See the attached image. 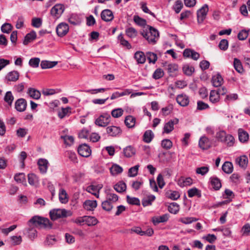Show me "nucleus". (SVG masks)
Returning a JSON list of instances; mask_svg holds the SVG:
<instances>
[{"mask_svg": "<svg viewBox=\"0 0 250 250\" xmlns=\"http://www.w3.org/2000/svg\"><path fill=\"white\" fill-rule=\"evenodd\" d=\"M146 57L149 63H155L157 60L156 54L150 52L146 53Z\"/></svg>", "mask_w": 250, "mask_h": 250, "instance_id": "61", "label": "nucleus"}, {"mask_svg": "<svg viewBox=\"0 0 250 250\" xmlns=\"http://www.w3.org/2000/svg\"><path fill=\"white\" fill-rule=\"evenodd\" d=\"M208 11V6L207 4H205L200 9L197 11V21L199 23L203 22L206 18V16Z\"/></svg>", "mask_w": 250, "mask_h": 250, "instance_id": "6", "label": "nucleus"}, {"mask_svg": "<svg viewBox=\"0 0 250 250\" xmlns=\"http://www.w3.org/2000/svg\"><path fill=\"white\" fill-rule=\"evenodd\" d=\"M124 153L125 157H131L135 154V149L131 146H129L124 149Z\"/></svg>", "mask_w": 250, "mask_h": 250, "instance_id": "44", "label": "nucleus"}, {"mask_svg": "<svg viewBox=\"0 0 250 250\" xmlns=\"http://www.w3.org/2000/svg\"><path fill=\"white\" fill-rule=\"evenodd\" d=\"M138 63L143 64L146 61V57L142 51H137L134 56Z\"/></svg>", "mask_w": 250, "mask_h": 250, "instance_id": "25", "label": "nucleus"}, {"mask_svg": "<svg viewBox=\"0 0 250 250\" xmlns=\"http://www.w3.org/2000/svg\"><path fill=\"white\" fill-rule=\"evenodd\" d=\"M139 165H136L131 167L128 170V175L129 177H135L138 174Z\"/></svg>", "mask_w": 250, "mask_h": 250, "instance_id": "62", "label": "nucleus"}, {"mask_svg": "<svg viewBox=\"0 0 250 250\" xmlns=\"http://www.w3.org/2000/svg\"><path fill=\"white\" fill-rule=\"evenodd\" d=\"M106 200L113 203H115L118 200V196L117 194L111 192L110 189H107L105 191Z\"/></svg>", "mask_w": 250, "mask_h": 250, "instance_id": "27", "label": "nucleus"}, {"mask_svg": "<svg viewBox=\"0 0 250 250\" xmlns=\"http://www.w3.org/2000/svg\"><path fill=\"white\" fill-rule=\"evenodd\" d=\"M14 96L11 91H7L4 97V101L7 103L9 106H11L14 100Z\"/></svg>", "mask_w": 250, "mask_h": 250, "instance_id": "49", "label": "nucleus"}, {"mask_svg": "<svg viewBox=\"0 0 250 250\" xmlns=\"http://www.w3.org/2000/svg\"><path fill=\"white\" fill-rule=\"evenodd\" d=\"M102 207L104 210L106 211H110L113 208L112 203L106 200L102 202Z\"/></svg>", "mask_w": 250, "mask_h": 250, "instance_id": "55", "label": "nucleus"}, {"mask_svg": "<svg viewBox=\"0 0 250 250\" xmlns=\"http://www.w3.org/2000/svg\"><path fill=\"white\" fill-rule=\"evenodd\" d=\"M16 109L19 112H23L25 110L27 106V102L23 98L18 99L15 104Z\"/></svg>", "mask_w": 250, "mask_h": 250, "instance_id": "12", "label": "nucleus"}, {"mask_svg": "<svg viewBox=\"0 0 250 250\" xmlns=\"http://www.w3.org/2000/svg\"><path fill=\"white\" fill-rule=\"evenodd\" d=\"M154 138V134L152 130H147L143 135V141L146 143H150Z\"/></svg>", "mask_w": 250, "mask_h": 250, "instance_id": "34", "label": "nucleus"}, {"mask_svg": "<svg viewBox=\"0 0 250 250\" xmlns=\"http://www.w3.org/2000/svg\"><path fill=\"white\" fill-rule=\"evenodd\" d=\"M225 141L223 142L226 143L228 146H232L235 143V139L234 137L230 134H227L226 138L225 139Z\"/></svg>", "mask_w": 250, "mask_h": 250, "instance_id": "50", "label": "nucleus"}, {"mask_svg": "<svg viewBox=\"0 0 250 250\" xmlns=\"http://www.w3.org/2000/svg\"><path fill=\"white\" fill-rule=\"evenodd\" d=\"M211 82L214 86L219 87L223 83V79L220 74H217L212 76Z\"/></svg>", "mask_w": 250, "mask_h": 250, "instance_id": "23", "label": "nucleus"}, {"mask_svg": "<svg viewBox=\"0 0 250 250\" xmlns=\"http://www.w3.org/2000/svg\"><path fill=\"white\" fill-rule=\"evenodd\" d=\"M64 10V5L62 4L55 5L50 10V14L55 18H59Z\"/></svg>", "mask_w": 250, "mask_h": 250, "instance_id": "7", "label": "nucleus"}, {"mask_svg": "<svg viewBox=\"0 0 250 250\" xmlns=\"http://www.w3.org/2000/svg\"><path fill=\"white\" fill-rule=\"evenodd\" d=\"M188 196L189 197H193L195 196H197L198 197H200L201 196V193L200 190L197 189L196 188H193L191 189H189L188 191Z\"/></svg>", "mask_w": 250, "mask_h": 250, "instance_id": "48", "label": "nucleus"}, {"mask_svg": "<svg viewBox=\"0 0 250 250\" xmlns=\"http://www.w3.org/2000/svg\"><path fill=\"white\" fill-rule=\"evenodd\" d=\"M68 21L74 25H79L81 22V19L76 14H72L68 18Z\"/></svg>", "mask_w": 250, "mask_h": 250, "instance_id": "37", "label": "nucleus"}, {"mask_svg": "<svg viewBox=\"0 0 250 250\" xmlns=\"http://www.w3.org/2000/svg\"><path fill=\"white\" fill-rule=\"evenodd\" d=\"M168 219V216L167 214H163L160 216H155L152 218V221L154 225H157L160 223L167 222Z\"/></svg>", "mask_w": 250, "mask_h": 250, "instance_id": "22", "label": "nucleus"}, {"mask_svg": "<svg viewBox=\"0 0 250 250\" xmlns=\"http://www.w3.org/2000/svg\"><path fill=\"white\" fill-rule=\"evenodd\" d=\"M148 31L143 30L141 34L149 43L155 44L159 37L158 31L150 25H147Z\"/></svg>", "mask_w": 250, "mask_h": 250, "instance_id": "2", "label": "nucleus"}, {"mask_svg": "<svg viewBox=\"0 0 250 250\" xmlns=\"http://www.w3.org/2000/svg\"><path fill=\"white\" fill-rule=\"evenodd\" d=\"M28 181L30 185H35L38 182V178L35 174L29 173L28 174Z\"/></svg>", "mask_w": 250, "mask_h": 250, "instance_id": "51", "label": "nucleus"}, {"mask_svg": "<svg viewBox=\"0 0 250 250\" xmlns=\"http://www.w3.org/2000/svg\"><path fill=\"white\" fill-rule=\"evenodd\" d=\"M27 93L32 98L36 100L39 99L41 95V92L39 90L33 88H29Z\"/></svg>", "mask_w": 250, "mask_h": 250, "instance_id": "31", "label": "nucleus"}, {"mask_svg": "<svg viewBox=\"0 0 250 250\" xmlns=\"http://www.w3.org/2000/svg\"><path fill=\"white\" fill-rule=\"evenodd\" d=\"M101 17L102 20L108 22L112 21L113 20L114 15L111 10L105 9L102 11Z\"/></svg>", "mask_w": 250, "mask_h": 250, "instance_id": "13", "label": "nucleus"}, {"mask_svg": "<svg viewBox=\"0 0 250 250\" xmlns=\"http://www.w3.org/2000/svg\"><path fill=\"white\" fill-rule=\"evenodd\" d=\"M118 40L120 41L121 45L125 47L128 49L131 48V45L127 40L124 39V35L122 33H121L118 35Z\"/></svg>", "mask_w": 250, "mask_h": 250, "instance_id": "39", "label": "nucleus"}, {"mask_svg": "<svg viewBox=\"0 0 250 250\" xmlns=\"http://www.w3.org/2000/svg\"><path fill=\"white\" fill-rule=\"evenodd\" d=\"M19 73L17 71L10 72L6 76V79L10 82H15L19 79Z\"/></svg>", "mask_w": 250, "mask_h": 250, "instance_id": "28", "label": "nucleus"}, {"mask_svg": "<svg viewBox=\"0 0 250 250\" xmlns=\"http://www.w3.org/2000/svg\"><path fill=\"white\" fill-rule=\"evenodd\" d=\"M28 225L30 227H36L41 228L51 229L52 226V223L47 218L39 216L32 217L28 221Z\"/></svg>", "mask_w": 250, "mask_h": 250, "instance_id": "1", "label": "nucleus"}, {"mask_svg": "<svg viewBox=\"0 0 250 250\" xmlns=\"http://www.w3.org/2000/svg\"><path fill=\"white\" fill-rule=\"evenodd\" d=\"M131 93V91L129 89H125L123 92H120L118 91H116L112 94L111 96L110 97L111 100H114L119 97H122L125 95H128Z\"/></svg>", "mask_w": 250, "mask_h": 250, "instance_id": "26", "label": "nucleus"}, {"mask_svg": "<svg viewBox=\"0 0 250 250\" xmlns=\"http://www.w3.org/2000/svg\"><path fill=\"white\" fill-rule=\"evenodd\" d=\"M125 35L130 38H134L137 37L138 32L132 27H126L125 30Z\"/></svg>", "mask_w": 250, "mask_h": 250, "instance_id": "33", "label": "nucleus"}, {"mask_svg": "<svg viewBox=\"0 0 250 250\" xmlns=\"http://www.w3.org/2000/svg\"><path fill=\"white\" fill-rule=\"evenodd\" d=\"M238 139L240 142L245 143L248 141L249 135L248 133L242 128L238 130Z\"/></svg>", "mask_w": 250, "mask_h": 250, "instance_id": "17", "label": "nucleus"}, {"mask_svg": "<svg viewBox=\"0 0 250 250\" xmlns=\"http://www.w3.org/2000/svg\"><path fill=\"white\" fill-rule=\"evenodd\" d=\"M71 107H67L66 108H62L61 110L58 112V116L60 118L62 119L67 115L68 113L71 112Z\"/></svg>", "mask_w": 250, "mask_h": 250, "instance_id": "60", "label": "nucleus"}, {"mask_svg": "<svg viewBox=\"0 0 250 250\" xmlns=\"http://www.w3.org/2000/svg\"><path fill=\"white\" fill-rule=\"evenodd\" d=\"M123 168L117 164H114L110 168V171L112 175H116L123 172Z\"/></svg>", "mask_w": 250, "mask_h": 250, "instance_id": "43", "label": "nucleus"}, {"mask_svg": "<svg viewBox=\"0 0 250 250\" xmlns=\"http://www.w3.org/2000/svg\"><path fill=\"white\" fill-rule=\"evenodd\" d=\"M85 223L88 226H95L98 222V220L93 216H85Z\"/></svg>", "mask_w": 250, "mask_h": 250, "instance_id": "42", "label": "nucleus"}, {"mask_svg": "<svg viewBox=\"0 0 250 250\" xmlns=\"http://www.w3.org/2000/svg\"><path fill=\"white\" fill-rule=\"evenodd\" d=\"M39 168L42 173H45L48 169V162L45 159L40 158L38 162Z\"/></svg>", "mask_w": 250, "mask_h": 250, "instance_id": "16", "label": "nucleus"}, {"mask_svg": "<svg viewBox=\"0 0 250 250\" xmlns=\"http://www.w3.org/2000/svg\"><path fill=\"white\" fill-rule=\"evenodd\" d=\"M134 22L138 25L141 27H145L146 25V21L141 18L138 15H134L133 17Z\"/></svg>", "mask_w": 250, "mask_h": 250, "instance_id": "41", "label": "nucleus"}, {"mask_svg": "<svg viewBox=\"0 0 250 250\" xmlns=\"http://www.w3.org/2000/svg\"><path fill=\"white\" fill-rule=\"evenodd\" d=\"M179 119L175 118L166 123L163 128V133L169 134L174 129V125L178 124Z\"/></svg>", "mask_w": 250, "mask_h": 250, "instance_id": "8", "label": "nucleus"}, {"mask_svg": "<svg viewBox=\"0 0 250 250\" xmlns=\"http://www.w3.org/2000/svg\"><path fill=\"white\" fill-rule=\"evenodd\" d=\"M210 182L212 188L215 190H218L222 187L221 180L216 176H212L210 178Z\"/></svg>", "mask_w": 250, "mask_h": 250, "instance_id": "20", "label": "nucleus"}, {"mask_svg": "<svg viewBox=\"0 0 250 250\" xmlns=\"http://www.w3.org/2000/svg\"><path fill=\"white\" fill-rule=\"evenodd\" d=\"M220 100V95L217 91L211 90L209 95V101L213 104L218 102Z\"/></svg>", "mask_w": 250, "mask_h": 250, "instance_id": "35", "label": "nucleus"}, {"mask_svg": "<svg viewBox=\"0 0 250 250\" xmlns=\"http://www.w3.org/2000/svg\"><path fill=\"white\" fill-rule=\"evenodd\" d=\"M66 155L74 163H78L76 154L72 151H67Z\"/></svg>", "mask_w": 250, "mask_h": 250, "instance_id": "63", "label": "nucleus"}, {"mask_svg": "<svg viewBox=\"0 0 250 250\" xmlns=\"http://www.w3.org/2000/svg\"><path fill=\"white\" fill-rule=\"evenodd\" d=\"M136 122V119L131 115L126 116L125 120V124L128 128H132L134 126Z\"/></svg>", "mask_w": 250, "mask_h": 250, "instance_id": "30", "label": "nucleus"}, {"mask_svg": "<svg viewBox=\"0 0 250 250\" xmlns=\"http://www.w3.org/2000/svg\"><path fill=\"white\" fill-rule=\"evenodd\" d=\"M67 211L65 209H53L50 211L49 215L52 220H56L59 218L66 217Z\"/></svg>", "mask_w": 250, "mask_h": 250, "instance_id": "3", "label": "nucleus"}, {"mask_svg": "<svg viewBox=\"0 0 250 250\" xmlns=\"http://www.w3.org/2000/svg\"><path fill=\"white\" fill-rule=\"evenodd\" d=\"M167 72L170 74V76H171V74L174 73L178 70V66L177 64L175 63H169L167 66Z\"/></svg>", "mask_w": 250, "mask_h": 250, "instance_id": "56", "label": "nucleus"}, {"mask_svg": "<svg viewBox=\"0 0 250 250\" xmlns=\"http://www.w3.org/2000/svg\"><path fill=\"white\" fill-rule=\"evenodd\" d=\"M58 63V62H50L42 61L41 63V67L42 69L51 68L55 66Z\"/></svg>", "mask_w": 250, "mask_h": 250, "instance_id": "36", "label": "nucleus"}, {"mask_svg": "<svg viewBox=\"0 0 250 250\" xmlns=\"http://www.w3.org/2000/svg\"><path fill=\"white\" fill-rule=\"evenodd\" d=\"M155 199L154 195H150L146 199H143L142 201V205L144 207L151 205L152 202Z\"/></svg>", "mask_w": 250, "mask_h": 250, "instance_id": "52", "label": "nucleus"}, {"mask_svg": "<svg viewBox=\"0 0 250 250\" xmlns=\"http://www.w3.org/2000/svg\"><path fill=\"white\" fill-rule=\"evenodd\" d=\"M178 184L181 187L190 186L192 184V179L190 177L186 178H181L179 180Z\"/></svg>", "mask_w": 250, "mask_h": 250, "instance_id": "38", "label": "nucleus"}, {"mask_svg": "<svg viewBox=\"0 0 250 250\" xmlns=\"http://www.w3.org/2000/svg\"><path fill=\"white\" fill-rule=\"evenodd\" d=\"M184 73L187 76H191L194 71V68L193 66H190L188 64H186L183 67Z\"/></svg>", "mask_w": 250, "mask_h": 250, "instance_id": "57", "label": "nucleus"}, {"mask_svg": "<svg viewBox=\"0 0 250 250\" xmlns=\"http://www.w3.org/2000/svg\"><path fill=\"white\" fill-rule=\"evenodd\" d=\"M183 55L185 58H190L196 61L199 58L200 56L199 53L190 48L185 49Z\"/></svg>", "mask_w": 250, "mask_h": 250, "instance_id": "10", "label": "nucleus"}, {"mask_svg": "<svg viewBox=\"0 0 250 250\" xmlns=\"http://www.w3.org/2000/svg\"><path fill=\"white\" fill-rule=\"evenodd\" d=\"M161 146L166 150L170 149L172 146V142L168 139H165L162 141Z\"/></svg>", "mask_w": 250, "mask_h": 250, "instance_id": "54", "label": "nucleus"}, {"mask_svg": "<svg viewBox=\"0 0 250 250\" xmlns=\"http://www.w3.org/2000/svg\"><path fill=\"white\" fill-rule=\"evenodd\" d=\"M209 106L202 101H198L197 102V110L201 111L208 109Z\"/></svg>", "mask_w": 250, "mask_h": 250, "instance_id": "59", "label": "nucleus"}, {"mask_svg": "<svg viewBox=\"0 0 250 250\" xmlns=\"http://www.w3.org/2000/svg\"><path fill=\"white\" fill-rule=\"evenodd\" d=\"M227 135V133L225 131L222 130L216 133V137L218 141L223 143L225 140V139L226 138Z\"/></svg>", "mask_w": 250, "mask_h": 250, "instance_id": "64", "label": "nucleus"}, {"mask_svg": "<svg viewBox=\"0 0 250 250\" xmlns=\"http://www.w3.org/2000/svg\"><path fill=\"white\" fill-rule=\"evenodd\" d=\"M37 34L36 32L32 30L30 33L26 35L23 41V44L25 45H27L29 42L35 40Z\"/></svg>", "mask_w": 250, "mask_h": 250, "instance_id": "19", "label": "nucleus"}, {"mask_svg": "<svg viewBox=\"0 0 250 250\" xmlns=\"http://www.w3.org/2000/svg\"><path fill=\"white\" fill-rule=\"evenodd\" d=\"M69 30L68 24L65 22L59 23L56 27V33L59 37L65 36Z\"/></svg>", "mask_w": 250, "mask_h": 250, "instance_id": "5", "label": "nucleus"}, {"mask_svg": "<svg viewBox=\"0 0 250 250\" xmlns=\"http://www.w3.org/2000/svg\"><path fill=\"white\" fill-rule=\"evenodd\" d=\"M176 101L182 106H187L189 102L188 97L184 94H179L176 97Z\"/></svg>", "mask_w": 250, "mask_h": 250, "instance_id": "15", "label": "nucleus"}, {"mask_svg": "<svg viewBox=\"0 0 250 250\" xmlns=\"http://www.w3.org/2000/svg\"><path fill=\"white\" fill-rule=\"evenodd\" d=\"M173 106L172 104H169L167 106L161 109V112L165 116L169 115L173 110Z\"/></svg>", "mask_w": 250, "mask_h": 250, "instance_id": "58", "label": "nucleus"}, {"mask_svg": "<svg viewBox=\"0 0 250 250\" xmlns=\"http://www.w3.org/2000/svg\"><path fill=\"white\" fill-rule=\"evenodd\" d=\"M106 130L108 135L111 137H117L122 133V130L120 127L114 125L108 126Z\"/></svg>", "mask_w": 250, "mask_h": 250, "instance_id": "11", "label": "nucleus"}, {"mask_svg": "<svg viewBox=\"0 0 250 250\" xmlns=\"http://www.w3.org/2000/svg\"><path fill=\"white\" fill-rule=\"evenodd\" d=\"M199 146L203 150H207L211 147V142L208 138L202 136L199 141Z\"/></svg>", "mask_w": 250, "mask_h": 250, "instance_id": "14", "label": "nucleus"}, {"mask_svg": "<svg viewBox=\"0 0 250 250\" xmlns=\"http://www.w3.org/2000/svg\"><path fill=\"white\" fill-rule=\"evenodd\" d=\"M222 169L225 173L227 174H230L233 171V165L232 163L230 162H225L222 165Z\"/></svg>", "mask_w": 250, "mask_h": 250, "instance_id": "29", "label": "nucleus"}, {"mask_svg": "<svg viewBox=\"0 0 250 250\" xmlns=\"http://www.w3.org/2000/svg\"><path fill=\"white\" fill-rule=\"evenodd\" d=\"M236 162L240 167L246 169L248 166V158L246 155L241 156L236 159Z\"/></svg>", "mask_w": 250, "mask_h": 250, "instance_id": "21", "label": "nucleus"}, {"mask_svg": "<svg viewBox=\"0 0 250 250\" xmlns=\"http://www.w3.org/2000/svg\"><path fill=\"white\" fill-rule=\"evenodd\" d=\"M57 240L55 235H50L47 236L46 240L44 241V245L45 246H51L55 244Z\"/></svg>", "mask_w": 250, "mask_h": 250, "instance_id": "47", "label": "nucleus"}, {"mask_svg": "<svg viewBox=\"0 0 250 250\" xmlns=\"http://www.w3.org/2000/svg\"><path fill=\"white\" fill-rule=\"evenodd\" d=\"M110 115L108 113H103L95 120V123L99 126H106L110 123Z\"/></svg>", "mask_w": 250, "mask_h": 250, "instance_id": "4", "label": "nucleus"}, {"mask_svg": "<svg viewBox=\"0 0 250 250\" xmlns=\"http://www.w3.org/2000/svg\"><path fill=\"white\" fill-rule=\"evenodd\" d=\"M179 205L176 203H171L168 206V210L173 214H176L179 211Z\"/></svg>", "mask_w": 250, "mask_h": 250, "instance_id": "45", "label": "nucleus"}, {"mask_svg": "<svg viewBox=\"0 0 250 250\" xmlns=\"http://www.w3.org/2000/svg\"><path fill=\"white\" fill-rule=\"evenodd\" d=\"M78 152L83 157H88L91 155V150L89 146L84 144L79 146L78 148Z\"/></svg>", "mask_w": 250, "mask_h": 250, "instance_id": "9", "label": "nucleus"}, {"mask_svg": "<svg viewBox=\"0 0 250 250\" xmlns=\"http://www.w3.org/2000/svg\"><path fill=\"white\" fill-rule=\"evenodd\" d=\"M83 208L87 210H93L97 206V203L96 200H87L83 205Z\"/></svg>", "mask_w": 250, "mask_h": 250, "instance_id": "18", "label": "nucleus"}, {"mask_svg": "<svg viewBox=\"0 0 250 250\" xmlns=\"http://www.w3.org/2000/svg\"><path fill=\"white\" fill-rule=\"evenodd\" d=\"M126 186L123 181H120L114 186V189L118 192L122 193L126 190Z\"/></svg>", "mask_w": 250, "mask_h": 250, "instance_id": "32", "label": "nucleus"}, {"mask_svg": "<svg viewBox=\"0 0 250 250\" xmlns=\"http://www.w3.org/2000/svg\"><path fill=\"white\" fill-rule=\"evenodd\" d=\"M59 198L60 202L62 204H66L68 202V196L64 189L61 188L60 189Z\"/></svg>", "mask_w": 250, "mask_h": 250, "instance_id": "24", "label": "nucleus"}, {"mask_svg": "<svg viewBox=\"0 0 250 250\" xmlns=\"http://www.w3.org/2000/svg\"><path fill=\"white\" fill-rule=\"evenodd\" d=\"M233 66L235 70L239 73L244 72V69L241 61L237 58H234L233 61Z\"/></svg>", "mask_w": 250, "mask_h": 250, "instance_id": "40", "label": "nucleus"}, {"mask_svg": "<svg viewBox=\"0 0 250 250\" xmlns=\"http://www.w3.org/2000/svg\"><path fill=\"white\" fill-rule=\"evenodd\" d=\"M166 194L167 197L173 200H176L180 197V194L177 191H170V192H167Z\"/></svg>", "mask_w": 250, "mask_h": 250, "instance_id": "53", "label": "nucleus"}, {"mask_svg": "<svg viewBox=\"0 0 250 250\" xmlns=\"http://www.w3.org/2000/svg\"><path fill=\"white\" fill-rule=\"evenodd\" d=\"M14 179L17 183L26 185L25 175L23 173L16 174L14 176Z\"/></svg>", "mask_w": 250, "mask_h": 250, "instance_id": "46", "label": "nucleus"}]
</instances>
